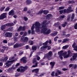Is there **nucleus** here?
Returning a JSON list of instances; mask_svg holds the SVG:
<instances>
[{"mask_svg":"<svg viewBox=\"0 0 77 77\" xmlns=\"http://www.w3.org/2000/svg\"><path fill=\"white\" fill-rule=\"evenodd\" d=\"M63 12V10H61L60 11V14H62Z\"/></svg>","mask_w":77,"mask_h":77,"instance_id":"13d9d810","label":"nucleus"},{"mask_svg":"<svg viewBox=\"0 0 77 77\" xmlns=\"http://www.w3.org/2000/svg\"><path fill=\"white\" fill-rule=\"evenodd\" d=\"M73 65V64H70L69 65V66L70 67H72V66Z\"/></svg>","mask_w":77,"mask_h":77,"instance_id":"774afa93","label":"nucleus"},{"mask_svg":"<svg viewBox=\"0 0 77 77\" xmlns=\"http://www.w3.org/2000/svg\"><path fill=\"white\" fill-rule=\"evenodd\" d=\"M52 52L50 51L48 53L45 54V57H46L47 59H48L49 60H51L52 59L51 56H52Z\"/></svg>","mask_w":77,"mask_h":77,"instance_id":"f03ea898","label":"nucleus"},{"mask_svg":"<svg viewBox=\"0 0 77 77\" xmlns=\"http://www.w3.org/2000/svg\"><path fill=\"white\" fill-rule=\"evenodd\" d=\"M5 9V7L3 6L0 8L1 11H3Z\"/></svg>","mask_w":77,"mask_h":77,"instance_id":"e433bc0d","label":"nucleus"},{"mask_svg":"<svg viewBox=\"0 0 77 77\" xmlns=\"http://www.w3.org/2000/svg\"><path fill=\"white\" fill-rule=\"evenodd\" d=\"M24 42H27L29 41V38L27 37H25L24 38Z\"/></svg>","mask_w":77,"mask_h":77,"instance_id":"6ab92c4d","label":"nucleus"},{"mask_svg":"<svg viewBox=\"0 0 77 77\" xmlns=\"http://www.w3.org/2000/svg\"><path fill=\"white\" fill-rule=\"evenodd\" d=\"M26 3L28 5H29V4L32 3V1L30 0H27L26 1Z\"/></svg>","mask_w":77,"mask_h":77,"instance_id":"c85d7f7f","label":"nucleus"},{"mask_svg":"<svg viewBox=\"0 0 77 77\" xmlns=\"http://www.w3.org/2000/svg\"><path fill=\"white\" fill-rule=\"evenodd\" d=\"M14 44L12 42H10L9 43H8V46H11V45H13Z\"/></svg>","mask_w":77,"mask_h":77,"instance_id":"2f4dec72","label":"nucleus"},{"mask_svg":"<svg viewBox=\"0 0 77 77\" xmlns=\"http://www.w3.org/2000/svg\"><path fill=\"white\" fill-rule=\"evenodd\" d=\"M2 48H4L5 50H8V48L7 47L4 46H2Z\"/></svg>","mask_w":77,"mask_h":77,"instance_id":"7c9ffc66","label":"nucleus"},{"mask_svg":"<svg viewBox=\"0 0 77 77\" xmlns=\"http://www.w3.org/2000/svg\"><path fill=\"white\" fill-rule=\"evenodd\" d=\"M45 65V63L43 62L41 63V65Z\"/></svg>","mask_w":77,"mask_h":77,"instance_id":"0e129e2a","label":"nucleus"},{"mask_svg":"<svg viewBox=\"0 0 77 77\" xmlns=\"http://www.w3.org/2000/svg\"><path fill=\"white\" fill-rule=\"evenodd\" d=\"M20 35H23L24 34V32H21L20 33Z\"/></svg>","mask_w":77,"mask_h":77,"instance_id":"69168bd1","label":"nucleus"},{"mask_svg":"<svg viewBox=\"0 0 77 77\" xmlns=\"http://www.w3.org/2000/svg\"><path fill=\"white\" fill-rule=\"evenodd\" d=\"M43 14L45 15H47V14H48L49 12L47 10H44L43 11Z\"/></svg>","mask_w":77,"mask_h":77,"instance_id":"a211bd4d","label":"nucleus"},{"mask_svg":"<svg viewBox=\"0 0 77 77\" xmlns=\"http://www.w3.org/2000/svg\"><path fill=\"white\" fill-rule=\"evenodd\" d=\"M50 65H51V68L53 69V67H54V65H55V62H51L50 63Z\"/></svg>","mask_w":77,"mask_h":77,"instance_id":"f8f14e48","label":"nucleus"},{"mask_svg":"<svg viewBox=\"0 0 77 77\" xmlns=\"http://www.w3.org/2000/svg\"><path fill=\"white\" fill-rule=\"evenodd\" d=\"M68 23L67 22H65L64 24H63L62 25V26L63 27H65V26H66V25H67Z\"/></svg>","mask_w":77,"mask_h":77,"instance_id":"5701e85b","label":"nucleus"},{"mask_svg":"<svg viewBox=\"0 0 77 77\" xmlns=\"http://www.w3.org/2000/svg\"><path fill=\"white\" fill-rule=\"evenodd\" d=\"M39 69H35L33 70L32 71V72H35L36 74H39Z\"/></svg>","mask_w":77,"mask_h":77,"instance_id":"1a4fd4ad","label":"nucleus"},{"mask_svg":"<svg viewBox=\"0 0 77 77\" xmlns=\"http://www.w3.org/2000/svg\"><path fill=\"white\" fill-rule=\"evenodd\" d=\"M75 3V2L74 1H68V3L69 4H70V3Z\"/></svg>","mask_w":77,"mask_h":77,"instance_id":"4c0bfd02","label":"nucleus"},{"mask_svg":"<svg viewBox=\"0 0 77 77\" xmlns=\"http://www.w3.org/2000/svg\"><path fill=\"white\" fill-rule=\"evenodd\" d=\"M48 41H47L45 43H44L43 44L44 45H46L48 44Z\"/></svg>","mask_w":77,"mask_h":77,"instance_id":"f704fd0d","label":"nucleus"},{"mask_svg":"<svg viewBox=\"0 0 77 77\" xmlns=\"http://www.w3.org/2000/svg\"><path fill=\"white\" fill-rule=\"evenodd\" d=\"M29 43L30 45H33V42L32 41H29Z\"/></svg>","mask_w":77,"mask_h":77,"instance_id":"72a5a7b5","label":"nucleus"},{"mask_svg":"<svg viewBox=\"0 0 77 77\" xmlns=\"http://www.w3.org/2000/svg\"><path fill=\"white\" fill-rule=\"evenodd\" d=\"M69 41V39H65L63 40V41L62 42L63 43H65V42H67Z\"/></svg>","mask_w":77,"mask_h":77,"instance_id":"b1692460","label":"nucleus"},{"mask_svg":"<svg viewBox=\"0 0 77 77\" xmlns=\"http://www.w3.org/2000/svg\"><path fill=\"white\" fill-rule=\"evenodd\" d=\"M64 17H65V15L60 16V18L61 20H62V19H63V18H64Z\"/></svg>","mask_w":77,"mask_h":77,"instance_id":"ea45409f","label":"nucleus"},{"mask_svg":"<svg viewBox=\"0 0 77 77\" xmlns=\"http://www.w3.org/2000/svg\"><path fill=\"white\" fill-rule=\"evenodd\" d=\"M22 28V26H20L17 29V32H20V31H21Z\"/></svg>","mask_w":77,"mask_h":77,"instance_id":"c756f323","label":"nucleus"},{"mask_svg":"<svg viewBox=\"0 0 77 77\" xmlns=\"http://www.w3.org/2000/svg\"><path fill=\"white\" fill-rule=\"evenodd\" d=\"M23 45L22 43L18 44L16 43L14 45V48H18L19 47H21L23 46Z\"/></svg>","mask_w":77,"mask_h":77,"instance_id":"20e7f679","label":"nucleus"},{"mask_svg":"<svg viewBox=\"0 0 77 77\" xmlns=\"http://www.w3.org/2000/svg\"><path fill=\"white\" fill-rule=\"evenodd\" d=\"M54 72H53L51 74V75H52V77H54Z\"/></svg>","mask_w":77,"mask_h":77,"instance_id":"680f3d73","label":"nucleus"},{"mask_svg":"<svg viewBox=\"0 0 77 77\" xmlns=\"http://www.w3.org/2000/svg\"><path fill=\"white\" fill-rule=\"evenodd\" d=\"M74 68L75 69H76V68H77V65H76V64L74 65Z\"/></svg>","mask_w":77,"mask_h":77,"instance_id":"e2e57ef3","label":"nucleus"},{"mask_svg":"<svg viewBox=\"0 0 77 77\" xmlns=\"http://www.w3.org/2000/svg\"><path fill=\"white\" fill-rule=\"evenodd\" d=\"M59 9H64V7H60L59 8Z\"/></svg>","mask_w":77,"mask_h":77,"instance_id":"4d7b16f0","label":"nucleus"},{"mask_svg":"<svg viewBox=\"0 0 77 77\" xmlns=\"http://www.w3.org/2000/svg\"><path fill=\"white\" fill-rule=\"evenodd\" d=\"M9 65L10 64H8L6 66H5V68H8V67H9V66H10Z\"/></svg>","mask_w":77,"mask_h":77,"instance_id":"338daca9","label":"nucleus"},{"mask_svg":"<svg viewBox=\"0 0 77 77\" xmlns=\"http://www.w3.org/2000/svg\"><path fill=\"white\" fill-rule=\"evenodd\" d=\"M3 43L4 44H7L8 43V41L7 40H4L3 41Z\"/></svg>","mask_w":77,"mask_h":77,"instance_id":"c03bdc74","label":"nucleus"},{"mask_svg":"<svg viewBox=\"0 0 77 77\" xmlns=\"http://www.w3.org/2000/svg\"><path fill=\"white\" fill-rule=\"evenodd\" d=\"M9 9H10V8L9 7H8L5 9V12H6V11H8Z\"/></svg>","mask_w":77,"mask_h":77,"instance_id":"a19ab883","label":"nucleus"},{"mask_svg":"<svg viewBox=\"0 0 77 77\" xmlns=\"http://www.w3.org/2000/svg\"><path fill=\"white\" fill-rule=\"evenodd\" d=\"M36 59L37 60H39L40 59V57H39V56L38 55L36 56Z\"/></svg>","mask_w":77,"mask_h":77,"instance_id":"3c124183","label":"nucleus"},{"mask_svg":"<svg viewBox=\"0 0 77 77\" xmlns=\"http://www.w3.org/2000/svg\"><path fill=\"white\" fill-rule=\"evenodd\" d=\"M75 58L73 57H72L70 59V60L71 61H72V60H74L75 59Z\"/></svg>","mask_w":77,"mask_h":77,"instance_id":"6e6d98bb","label":"nucleus"},{"mask_svg":"<svg viewBox=\"0 0 77 77\" xmlns=\"http://www.w3.org/2000/svg\"><path fill=\"white\" fill-rule=\"evenodd\" d=\"M24 20L25 21H27V20H28V18L27 17H23Z\"/></svg>","mask_w":77,"mask_h":77,"instance_id":"de8ad7c7","label":"nucleus"},{"mask_svg":"<svg viewBox=\"0 0 77 77\" xmlns=\"http://www.w3.org/2000/svg\"><path fill=\"white\" fill-rule=\"evenodd\" d=\"M15 60H14L11 61H8L5 63V65L7 64H10L11 63H12V62H14Z\"/></svg>","mask_w":77,"mask_h":77,"instance_id":"ddd939ff","label":"nucleus"},{"mask_svg":"<svg viewBox=\"0 0 77 77\" xmlns=\"http://www.w3.org/2000/svg\"><path fill=\"white\" fill-rule=\"evenodd\" d=\"M26 59H27V58L24 57H23L22 58V59H21V61H22V60H23V63H26V62H27V61L26 60Z\"/></svg>","mask_w":77,"mask_h":77,"instance_id":"9d476101","label":"nucleus"},{"mask_svg":"<svg viewBox=\"0 0 77 77\" xmlns=\"http://www.w3.org/2000/svg\"><path fill=\"white\" fill-rule=\"evenodd\" d=\"M46 48V46H42V47H41L40 49L41 50H45V49Z\"/></svg>","mask_w":77,"mask_h":77,"instance_id":"bb28decb","label":"nucleus"},{"mask_svg":"<svg viewBox=\"0 0 77 77\" xmlns=\"http://www.w3.org/2000/svg\"><path fill=\"white\" fill-rule=\"evenodd\" d=\"M36 58H35L33 59V60H32L33 63H35V62H36Z\"/></svg>","mask_w":77,"mask_h":77,"instance_id":"603ef678","label":"nucleus"},{"mask_svg":"<svg viewBox=\"0 0 77 77\" xmlns=\"http://www.w3.org/2000/svg\"><path fill=\"white\" fill-rule=\"evenodd\" d=\"M23 10L24 11H25V12H26V11H27V8H25Z\"/></svg>","mask_w":77,"mask_h":77,"instance_id":"052dcab7","label":"nucleus"},{"mask_svg":"<svg viewBox=\"0 0 77 77\" xmlns=\"http://www.w3.org/2000/svg\"><path fill=\"white\" fill-rule=\"evenodd\" d=\"M42 13H43V10H41L37 13V14H42Z\"/></svg>","mask_w":77,"mask_h":77,"instance_id":"cd10ccee","label":"nucleus"},{"mask_svg":"<svg viewBox=\"0 0 77 77\" xmlns=\"http://www.w3.org/2000/svg\"><path fill=\"white\" fill-rule=\"evenodd\" d=\"M14 41L16 42L18 41V38L16 37H14Z\"/></svg>","mask_w":77,"mask_h":77,"instance_id":"473e14b6","label":"nucleus"},{"mask_svg":"<svg viewBox=\"0 0 77 77\" xmlns=\"http://www.w3.org/2000/svg\"><path fill=\"white\" fill-rule=\"evenodd\" d=\"M47 17L50 18V17H53V15L51 14H48L47 15Z\"/></svg>","mask_w":77,"mask_h":77,"instance_id":"37998d69","label":"nucleus"},{"mask_svg":"<svg viewBox=\"0 0 77 77\" xmlns=\"http://www.w3.org/2000/svg\"><path fill=\"white\" fill-rule=\"evenodd\" d=\"M57 38H58V37L56 36L54 38V40L55 41H57Z\"/></svg>","mask_w":77,"mask_h":77,"instance_id":"864d4df0","label":"nucleus"},{"mask_svg":"<svg viewBox=\"0 0 77 77\" xmlns=\"http://www.w3.org/2000/svg\"><path fill=\"white\" fill-rule=\"evenodd\" d=\"M71 7H70L68 8L67 9H68L69 10H70V12H72L73 11V10H71Z\"/></svg>","mask_w":77,"mask_h":77,"instance_id":"79ce46f5","label":"nucleus"},{"mask_svg":"<svg viewBox=\"0 0 77 77\" xmlns=\"http://www.w3.org/2000/svg\"><path fill=\"white\" fill-rule=\"evenodd\" d=\"M8 14L9 15H13L14 14H15V11L14 10H12L9 12Z\"/></svg>","mask_w":77,"mask_h":77,"instance_id":"9b49d317","label":"nucleus"},{"mask_svg":"<svg viewBox=\"0 0 77 77\" xmlns=\"http://www.w3.org/2000/svg\"><path fill=\"white\" fill-rule=\"evenodd\" d=\"M75 45H76V43H74L72 45V47H73V48H77V45L75 46Z\"/></svg>","mask_w":77,"mask_h":77,"instance_id":"2eb2a0df","label":"nucleus"},{"mask_svg":"<svg viewBox=\"0 0 77 77\" xmlns=\"http://www.w3.org/2000/svg\"><path fill=\"white\" fill-rule=\"evenodd\" d=\"M14 26V24L13 23H10V27H12V26Z\"/></svg>","mask_w":77,"mask_h":77,"instance_id":"09e8293b","label":"nucleus"},{"mask_svg":"<svg viewBox=\"0 0 77 77\" xmlns=\"http://www.w3.org/2000/svg\"><path fill=\"white\" fill-rule=\"evenodd\" d=\"M60 24V23L59 22H57L55 23L54 24V26H56V27H58V26Z\"/></svg>","mask_w":77,"mask_h":77,"instance_id":"4be33fe9","label":"nucleus"},{"mask_svg":"<svg viewBox=\"0 0 77 77\" xmlns=\"http://www.w3.org/2000/svg\"><path fill=\"white\" fill-rule=\"evenodd\" d=\"M71 52L70 51H68V54H67V52H65L63 53V57L64 58H68L70 56Z\"/></svg>","mask_w":77,"mask_h":77,"instance_id":"7ed1b4c3","label":"nucleus"},{"mask_svg":"<svg viewBox=\"0 0 77 77\" xmlns=\"http://www.w3.org/2000/svg\"><path fill=\"white\" fill-rule=\"evenodd\" d=\"M63 12L64 13H67V14H69L70 12V10L69 9H65L64 10Z\"/></svg>","mask_w":77,"mask_h":77,"instance_id":"4468645a","label":"nucleus"},{"mask_svg":"<svg viewBox=\"0 0 77 77\" xmlns=\"http://www.w3.org/2000/svg\"><path fill=\"white\" fill-rule=\"evenodd\" d=\"M57 34V32H55L54 33L51 34V35L52 36H56Z\"/></svg>","mask_w":77,"mask_h":77,"instance_id":"f3484780","label":"nucleus"},{"mask_svg":"<svg viewBox=\"0 0 77 77\" xmlns=\"http://www.w3.org/2000/svg\"><path fill=\"white\" fill-rule=\"evenodd\" d=\"M36 49H37V47L35 45L32 47V50H36Z\"/></svg>","mask_w":77,"mask_h":77,"instance_id":"dca6fc26","label":"nucleus"},{"mask_svg":"<svg viewBox=\"0 0 77 77\" xmlns=\"http://www.w3.org/2000/svg\"><path fill=\"white\" fill-rule=\"evenodd\" d=\"M48 48V50H50V49H51V47L50 46H46V48Z\"/></svg>","mask_w":77,"mask_h":77,"instance_id":"c9c22d12","label":"nucleus"},{"mask_svg":"<svg viewBox=\"0 0 77 77\" xmlns=\"http://www.w3.org/2000/svg\"><path fill=\"white\" fill-rule=\"evenodd\" d=\"M8 57L7 56L5 57L4 58H3L2 59V60L3 62H6V60H8Z\"/></svg>","mask_w":77,"mask_h":77,"instance_id":"aec40b11","label":"nucleus"},{"mask_svg":"<svg viewBox=\"0 0 77 77\" xmlns=\"http://www.w3.org/2000/svg\"><path fill=\"white\" fill-rule=\"evenodd\" d=\"M25 71V70L23 69V68L22 67V68L20 70L21 72H24Z\"/></svg>","mask_w":77,"mask_h":77,"instance_id":"8fccbe9b","label":"nucleus"},{"mask_svg":"<svg viewBox=\"0 0 77 77\" xmlns=\"http://www.w3.org/2000/svg\"><path fill=\"white\" fill-rule=\"evenodd\" d=\"M47 23L46 20H45L40 24L39 22H37L35 23V27L37 32H39L40 30L41 31V33H43L45 35H48L50 32V29H49L47 30V25L48 24L50 23V21H48Z\"/></svg>","mask_w":77,"mask_h":77,"instance_id":"f257e3e1","label":"nucleus"},{"mask_svg":"<svg viewBox=\"0 0 77 77\" xmlns=\"http://www.w3.org/2000/svg\"><path fill=\"white\" fill-rule=\"evenodd\" d=\"M23 69H24V70H25H25H26V69H27L28 68V67L27 66H25L24 67H23Z\"/></svg>","mask_w":77,"mask_h":77,"instance_id":"a18cd8bd","label":"nucleus"},{"mask_svg":"<svg viewBox=\"0 0 77 77\" xmlns=\"http://www.w3.org/2000/svg\"><path fill=\"white\" fill-rule=\"evenodd\" d=\"M63 51H61L58 52V54H60L59 57L62 60L63 59Z\"/></svg>","mask_w":77,"mask_h":77,"instance_id":"39448f33","label":"nucleus"},{"mask_svg":"<svg viewBox=\"0 0 77 77\" xmlns=\"http://www.w3.org/2000/svg\"><path fill=\"white\" fill-rule=\"evenodd\" d=\"M75 15L74 13H73L72 15L71 20L72 21H73V19L74 18Z\"/></svg>","mask_w":77,"mask_h":77,"instance_id":"a878e982","label":"nucleus"},{"mask_svg":"<svg viewBox=\"0 0 77 77\" xmlns=\"http://www.w3.org/2000/svg\"><path fill=\"white\" fill-rule=\"evenodd\" d=\"M6 13H4L2 14L0 16V20H3V19L6 18Z\"/></svg>","mask_w":77,"mask_h":77,"instance_id":"423d86ee","label":"nucleus"},{"mask_svg":"<svg viewBox=\"0 0 77 77\" xmlns=\"http://www.w3.org/2000/svg\"><path fill=\"white\" fill-rule=\"evenodd\" d=\"M5 36L7 37L11 38V36H12V33L11 32L7 33L5 35Z\"/></svg>","mask_w":77,"mask_h":77,"instance_id":"0eeeda50","label":"nucleus"},{"mask_svg":"<svg viewBox=\"0 0 77 77\" xmlns=\"http://www.w3.org/2000/svg\"><path fill=\"white\" fill-rule=\"evenodd\" d=\"M77 53H76V54H74L73 57H74L75 59H76V58H77Z\"/></svg>","mask_w":77,"mask_h":77,"instance_id":"58836bf2","label":"nucleus"},{"mask_svg":"<svg viewBox=\"0 0 77 77\" xmlns=\"http://www.w3.org/2000/svg\"><path fill=\"white\" fill-rule=\"evenodd\" d=\"M24 30H25V26H23V27L22 26L21 31H24Z\"/></svg>","mask_w":77,"mask_h":77,"instance_id":"49530a36","label":"nucleus"},{"mask_svg":"<svg viewBox=\"0 0 77 77\" xmlns=\"http://www.w3.org/2000/svg\"><path fill=\"white\" fill-rule=\"evenodd\" d=\"M5 26H8L9 27H10V23H8L5 24Z\"/></svg>","mask_w":77,"mask_h":77,"instance_id":"5fc2aeb1","label":"nucleus"},{"mask_svg":"<svg viewBox=\"0 0 77 77\" xmlns=\"http://www.w3.org/2000/svg\"><path fill=\"white\" fill-rule=\"evenodd\" d=\"M74 28L75 29H77V23L75 25Z\"/></svg>","mask_w":77,"mask_h":77,"instance_id":"bf43d9fd","label":"nucleus"},{"mask_svg":"<svg viewBox=\"0 0 77 77\" xmlns=\"http://www.w3.org/2000/svg\"><path fill=\"white\" fill-rule=\"evenodd\" d=\"M68 47L69 46L68 45H66L63 47V49L64 50L67 49V48H68Z\"/></svg>","mask_w":77,"mask_h":77,"instance_id":"393cba45","label":"nucleus"},{"mask_svg":"<svg viewBox=\"0 0 77 77\" xmlns=\"http://www.w3.org/2000/svg\"><path fill=\"white\" fill-rule=\"evenodd\" d=\"M35 24H33L32 26L31 27V30H32V34H35V31L33 30V29H34V28L35 27Z\"/></svg>","mask_w":77,"mask_h":77,"instance_id":"6e6552de","label":"nucleus"},{"mask_svg":"<svg viewBox=\"0 0 77 77\" xmlns=\"http://www.w3.org/2000/svg\"><path fill=\"white\" fill-rule=\"evenodd\" d=\"M6 28V25H4L1 27V29L2 30H4Z\"/></svg>","mask_w":77,"mask_h":77,"instance_id":"412c9836","label":"nucleus"}]
</instances>
